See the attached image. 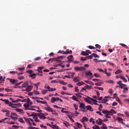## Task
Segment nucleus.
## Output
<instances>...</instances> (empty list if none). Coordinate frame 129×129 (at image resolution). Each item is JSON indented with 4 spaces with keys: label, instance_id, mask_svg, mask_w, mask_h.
<instances>
[{
    "label": "nucleus",
    "instance_id": "f257e3e1",
    "mask_svg": "<svg viewBox=\"0 0 129 129\" xmlns=\"http://www.w3.org/2000/svg\"><path fill=\"white\" fill-rule=\"evenodd\" d=\"M79 107L80 108V110H81V111H82L83 112H86L87 111V110L86 109V106L85 104H84V103H80Z\"/></svg>",
    "mask_w": 129,
    "mask_h": 129
},
{
    "label": "nucleus",
    "instance_id": "f03ea898",
    "mask_svg": "<svg viewBox=\"0 0 129 129\" xmlns=\"http://www.w3.org/2000/svg\"><path fill=\"white\" fill-rule=\"evenodd\" d=\"M102 113L105 115V116L106 118H111V116H110V112L109 111L107 110H102Z\"/></svg>",
    "mask_w": 129,
    "mask_h": 129
},
{
    "label": "nucleus",
    "instance_id": "7ed1b4c3",
    "mask_svg": "<svg viewBox=\"0 0 129 129\" xmlns=\"http://www.w3.org/2000/svg\"><path fill=\"white\" fill-rule=\"evenodd\" d=\"M63 58H65V56H59L57 58H52L51 59V63L53 62V61H56L57 62H58L59 63L62 62V60L59 59H63Z\"/></svg>",
    "mask_w": 129,
    "mask_h": 129
},
{
    "label": "nucleus",
    "instance_id": "20e7f679",
    "mask_svg": "<svg viewBox=\"0 0 129 129\" xmlns=\"http://www.w3.org/2000/svg\"><path fill=\"white\" fill-rule=\"evenodd\" d=\"M9 106L12 107V108H17V106H22V104L19 103L18 104H15L12 102H10Z\"/></svg>",
    "mask_w": 129,
    "mask_h": 129
},
{
    "label": "nucleus",
    "instance_id": "39448f33",
    "mask_svg": "<svg viewBox=\"0 0 129 129\" xmlns=\"http://www.w3.org/2000/svg\"><path fill=\"white\" fill-rule=\"evenodd\" d=\"M74 70L75 71H85L86 70V68L83 67H78L76 66L74 68Z\"/></svg>",
    "mask_w": 129,
    "mask_h": 129
},
{
    "label": "nucleus",
    "instance_id": "423d86ee",
    "mask_svg": "<svg viewBox=\"0 0 129 129\" xmlns=\"http://www.w3.org/2000/svg\"><path fill=\"white\" fill-rule=\"evenodd\" d=\"M46 107H44V109L45 110H47V111H48V112H54V110H53V109L51 108L49 105L47 104V106H45Z\"/></svg>",
    "mask_w": 129,
    "mask_h": 129
},
{
    "label": "nucleus",
    "instance_id": "0eeeda50",
    "mask_svg": "<svg viewBox=\"0 0 129 129\" xmlns=\"http://www.w3.org/2000/svg\"><path fill=\"white\" fill-rule=\"evenodd\" d=\"M37 117H39L40 119H46L47 118L44 116L43 113H37Z\"/></svg>",
    "mask_w": 129,
    "mask_h": 129
},
{
    "label": "nucleus",
    "instance_id": "6e6552de",
    "mask_svg": "<svg viewBox=\"0 0 129 129\" xmlns=\"http://www.w3.org/2000/svg\"><path fill=\"white\" fill-rule=\"evenodd\" d=\"M36 102L41 103V104H45V106H48V103L46 101H40V100L37 99Z\"/></svg>",
    "mask_w": 129,
    "mask_h": 129
},
{
    "label": "nucleus",
    "instance_id": "1a4fd4ad",
    "mask_svg": "<svg viewBox=\"0 0 129 129\" xmlns=\"http://www.w3.org/2000/svg\"><path fill=\"white\" fill-rule=\"evenodd\" d=\"M59 99H60V98L59 97H52L51 99V103H54V102H56V101H59Z\"/></svg>",
    "mask_w": 129,
    "mask_h": 129
},
{
    "label": "nucleus",
    "instance_id": "9d476101",
    "mask_svg": "<svg viewBox=\"0 0 129 129\" xmlns=\"http://www.w3.org/2000/svg\"><path fill=\"white\" fill-rule=\"evenodd\" d=\"M26 121L28 122V124L29 125V126H32V123H31L30 121H34V120L31 118H27L25 119Z\"/></svg>",
    "mask_w": 129,
    "mask_h": 129
},
{
    "label": "nucleus",
    "instance_id": "9b49d317",
    "mask_svg": "<svg viewBox=\"0 0 129 129\" xmlns=\"http://www.w3.org/2000/svg\"><path fill=\"white\" fill-rule=\"evenodd\" d=\"M90 98H91V97L88 96L87 98H85L84 99V100L86 102H87L88 103L91 104V103H92V102H91V101H90Z\"/></svg>",
    "mask_w": 129,
    "mask_h": 129
},
{
    "label": "nucleus",
    "instance_id": "f8f14e48",
    "mask_svg": "<svg viewBox=\"0 0 129 129\" xmlns=\"http://www.w3.org/2000/svg\"><path fill=\"white\" fill-rule=\"evenodd\" d=\"M102 121H103V120L99 118H98V119L96 120V122L97 124H98V125H101V124H103Z\"/></svg>",
    "mask_w": 129,
    "mask_h": 129
},
{
    "label": "nucleus",
    "instance_id": "ddd939ff",
    "mask_svg": "<svg viewBox=\"0 0 129 129\" xmlns=\"http://www.w3.org/2000/svg\"><path fill=\"white\" fill-rule=\"evenodd\" d=\"M117 119L118 122H120V123H122V124L125 125V123H124V122H123V119H122V118H121L119 117H118Z\"/></svg>",
    "mask_w": 129,
    "mask_h": 129
},
{
    "label": "nucleus",
    "instance_id": "4468645a",
    "mask_svg": "<svg viewBox=\"0 0 129 129\" xmlns=\"http://www.w3.org/2000/svg\"><path fill=\"white\" fill-rule=\"evenodd\" d=\"M32 88H33L32 86H29L26 88L25 90H22V91H31V90H32Z\"/></svg>",
    "mask_w": 129,
    "mask_h": 129
},
{
    "label": "nucleus",
    "instance_id": "2eb2a0df",
    "mask_svg": "<svg viewBox=\"0 0 129 129\" xmlns=\"http://www.w3.org/2000/svg\"><path fill=\"white\" fill-rule=\"evenodd\" d=\"M86 109L87 110H89L90 111H93L94 109L92 108V107L90 105H87L86 106Z\"/></svg>",
    "mask_w": 129,
    "mask_h": 129
},
{
    "label": "nucleus",
    "instance_id": "dca6fc26",
    "mask_svg": "<svg viewBox=\"0 0 129 129\" xmlns=\"http://www.w3.org/2000/svg\"><path fill=\"white\" fill-rule=\"evenodd\" d=\"M67 58L69 61H70V62H73V61H74V60L73 59H74V58L73 57V55H72L68 56Z\"/></svg>",
    "mask_w": 129,
    "mask_h": 129
},
{
    "label": "nucleus",
    "instance_id": "f3484780",
    "mask_svg": "<svg viewBox=\"0 0 129 129\" xmlns=\"http://www.w3.org/2000/svg\"><path fill=\"white\" fill-rule=\"evenodd\" d=\"M8 80H9V81H10L11 83H12V84H16V80L15 79H10V78H8L7 79Z\"/></svg>",
    "mask_w": 129,
    "mask_h": 129
},
{
    "label": "nucleus",
    "instance_id": "a211bd4d",
    "mask_svg": "<svg viewBox=\"0 0 129 129\" xmlns=\"http://www.w3.org/2000/svg\"><path fill=\"white\" fill-rule=\"evenodd\" d=\"M81 121L82 122H85V121H88V118L85 116L82 118Z\"/></svg>",
    "mask_w": 129,
    "mask_h": 129
},
{
    "label": "nucleus",
    "instance_id": "6ab92c4d",
    "mask_svg": "<svg viewBox=\"0 0 129 129\" xmlns=\"http://www.w3.org/2000/svg\"><path fill=\"white\" fill-rule=\"evenodd\" d=\"M23 106L26 110H28L30 107V104H24L23 105Z\"/></svg>",
    "mask_w": 129,
    "mask_h": 129
},
{
    "label": "nucleus",
    "instance_id": "aec40b11",
    "mask_svg": "<svg viewBox=\"0 0 129 129\" xmlns=\"http://www.w3.org/2000/svg\"><path fill=\"white\" fill-rule=\"evenodd\" d=\"M63 54H72V50L67 49L66 51L63 52Z\"/></svg>",
    "mask_w": 129,
    "mask_h": 129
},
{
    "label": "nucleus",
    "instance_id": "412c9836",
    "mask_svg": "<svg viewBox=\"0 0 129 129\" xmlns=\"http://www.w3.org/2000/svg\"><path fill=\"white\" fill-rule=\"evenodd\" d=\"M29 116H33L35 118L37 117H38V113H32L31 114L29 115Z\"/></svg>",
    "mask_w": 129,
    "mask_h": 129
},
{
    "label": "nucleus",
    "instance_id": "4be33fe9",
    "mask_svg": "<svg viewBox=\"0 0 129 129\" xmlns=\"http://www.w3.org/2000/svg\"><path fill=\"white\" fill-rule=\"evenodd\" d=\"M49 92H53V91H56L57 89L56 88H51L49 87V89L47 90Z\"/></svg>",
    "mask_w": 129,
    "mask_h": 129
},
{
    "label": "nucleus",
    "instance_id": "5701e85b",
    "mask_svg": "<svg viewBox=\"0 0 129 129\" xmlns=\"http://www.w3.org/2000/svg\"><path fill=\"white\" fill-rule=\"evenodd\" d=\"M120 79L123 80V82H127V80L125 79V77H123V76H120Z\"/></svg>",
    "mask_w": 129,
    "mask_h": 129
},
{
    "label": "nucleus",
    "instance_id": "b1692460",
    "mask_svg": "<svg viewBox=\"0 0 129 129\" xmlns=\"http://www.w3.org/2000/svg\"><path fill=\"white\" fill-rule=\"evenodd\" d=\"M26 101L27 102V103L29 104V105H32V104H33V102L31 101V100L29 98L26 99Z\"/></svg>",
    "mask_w": 129,
    "mask_h": 129
},
{
    "label": "nucleus",
    "instance_id": "393cba45",
    "mask_svg": "<svg viewBox=\"0 0 129 129\" xmlns=\"http://www.w3.org/2000/svg\"><path fill=\"white\" fill-rule=\"evenodd\" d=\"M110 114L111 115H113V114H115L116 113V112H115V111L113 109H111L110 111Z\"/></svg>",
    "mask_w": 129,
    "mask_h": 129
},
{
    "label": "nucleus",
    "instance_id": "a878e982",
    "mask_svg": "<svg viewBox=\"0 0 129 129\" xmlns=\"http://www.w3.org/2000/svg\"><path fill=\"white\" fill-rule=\"evenodd\" d=\"M71 98L75 101H77L78 102L79 101V100H78L77 97H76L75 96H73L72 97H71Z\"/></svg>",
    "mask_w": 129,
    "mask_h": 129
},
{
    "label": "nucleus",
    "instance_id": "bb28decb",
    "mask_svg": "<svg viewBox=\"0 0 129 129\" xmlns=\"http://www.w3.org/2000/svg\"><path fill=\"white\" fill-rule=\"evenodd\" d=\"M76 124L78 127H79V128H81L82 127V125L79 122L75 123V125H76Z\"/></svg>",
    "mask_w": 129,
    "mask_h": 129
},
{
    "label": "nucleus",
    "instance_id": "cd10ccee",
    "mask_svg": "<svg viewBox=\"0 0 129 129\" xmlns=\"http://www.w3.org/2000/svg\"><path fill=\"white\" fill-rule=\"evenodd\" d=\"M122 84H121L119 85L120 88H121V89H122V88H123V89L126 90V91H128V89L127 87H125V88L123 87V86Z\"/></svg>",
    "mask_w": 129,
    "mask_h": 129
},
{
    "label": "nucleus",
    "instance_id": "c85d7f7f",
    "mask_svg": "<svg viewBox=\"0 0 129 129\" xmlns=\"http://www.w3.org/2000/svg\"><path fill=\"white\" fill-rule=\"evenodd\" d=\"M85 75L88 76H90L92 75V73H91V72H90L89 71H87L86 72Z\"/></svg>",
    "mask_w": 129,
    "mask_h": 129
},
{
    "label": "nucleus",
    "instance_id": "c756f323",
    "mask_svg": "<svg viewBox=\"0 0 129 129\" xmlns=\"http://www.w3.org/2000/svg\"><path fill=\"white\" fill-rule=\"evenodd\" d=\"M16 111H17V112H20V113H23V111L24 110L22 109H20V108H17L16 109Z\"/></svg>",
    "mask_w": 129,
    "mask_h": 129
},
{
    "label": "nucleus",
    "instance_id": "7c9ffc66",
    "mask_svg": "<svg viewBox=\"0 0 129 129\" xmlns=\"http://www.w3.org/2000/svg\"><path fill=\"white\" fill-rule=\"evenodd\" d=\"M30 77H31L32 78H36V76H37V74L33 73L30 75Z\"/></svg>",
    "mask_w": 129,
    "mask_h": 129
},
{
    "label": "nucleus",
    "instance_id": "2f4dec72",
    "mask_svg": "<svg viewBox=\"0 0 129 129\" xmlns=\"http://www.w3.org/2000/svg\"><path fill=\"white\" fill-rule=\"evenodd\" d=\"M40 84H41L40 82H37L36 84H33V85H34V86H35L37 89H38V87H39V85H40Z\"/></svg>",
    "mask_w": 129,
    "mask_h": 129
},
{
    "label": "nucleus",
    "instance_id": "473e14b6",
    "mask_svg": "<svg viewBox=\"0 0 129 129\" xmlns=\"http://www.w3.org/2000/svg\"><path fill=\"white\" fill-rule=\"evenodd\" d=\"M105 74H106L107 76H111V73H107V70H106V69H105Z\"/></svg>",
    "mask_w": 129,
    "mask_h": 129
},
{
    "label": "nucleus",
    "instance_id": "72a5a7b5",
    "mask_svg": "<svg viewBox=\"0 0 129 129\" xmlns=\"http://www.w3.org/2000/svg\"><path fill=\"white\" fill-rule=\"evenodd\" d=\"M28 84H29V82H25L23 84H22V86H23V87H27V86H28Z\"/></svg>",
    "mask_w": 129,
    "mask_h": 129
},
{
    "label": "nucleus",
    "instance_id": "f704fd0d",
    "mask_svg": "<svg viewBox=\"0 0 129 129\" xmlns=\"http://www.w3.org/2000/svg\"><path fill=\"white\" fill-rule=\"evenodd\" d=\"M101 128L103 129H107V126H106V125L104 123H102V126H101Z\"/></svg>",
    "mask_w": 129,
    "mask_h": 129
},
{
    "label": "nucleus",
    "instance_id": "c9c22d12",
    "mask_svg": "<svg viewBox=\"0 0 129 129\" xmlns=\"http://www.w3.org/2000/svg\"><path fill=\"white\" fill-rule=\"evenodd\" d=\"M81 54L83 56H88V54L87 53L86 50L85 51H82Z\"/></svg>",
    "mask_w": 129,
    "mask_h": 129
},
{
    "label": "nucleus",
    "instance_id": "e433bc0d",
    "mask_svg": "<svg viewBox=\"0 0 129 129\" xmlns=\"http://www.w3.org/2000/svg\"><path fill=\"white\" fill-rule=\"evenodd\" d=\"M102 83H103L102 82H99L95 83V85H96V86H101V85H102Z\"/></svg>",
    "mask_w": 129,
    "mask_h": 129
},
{
    "label": "nucleus",
    "instance_id": "4c0bfd02",
    "mask_svg": "<svg viewBox=\"0 0 129 129\" xmlns=\"http://www.w3.org/2000/svg\"><path fill=\"white\" fill-rule=\"evenodd\" d=\"M92 58H93V57H95V58H99V56H98L96 53H92Z\"/></svg>",
    "mask_w": 129,
    "mask_h": 129
},
{
    "label": "nucleus",
    "instance_id": "58836bf2",
    "mask_svg": "<svg viewBox=\"0 0 129 129\" xmlns=\"http://www.w3.org/2000/svg\"><path fill=\"white\" fill-rule=\"evenodd\" d=\"M66 109H65V108H62L61 110V112H62V113H68V111H64Z\"/></svg>",
    "mask_w": 129,
    "mask_h": 129
},
{
    "label": "nucleus",
    "instance_id": "ea45409f",
    "mask_svg": "<svg viewBox=\"0 0 129 129\" xmlns=\"http://www.w3.org/2000/svg\"><path fill=\"white\" fill-rule=\"evenodd\" d=\"M3 101L5 102L6 104H8V105L9 106L10 101H9V100L4 99Z\"/></svg>",
    "mask_w": 129,
    "mask_h": 129
},
{
    "label": "nucleus",
    "instance_id": "a19ab883",
    "mask_svg": "<svg viewBox=\"0 0 129 129\" xmlns=\"http://www.w3.org/2000/svg\"><path fill=\"white\" fill-rule=\"evenodd\" d=\"M92 128L93 129H100V127L97 125H95V126H93L92 127Z\"/></svg>",
    "mask_w": 129,
    "mask_h": 129
},
{
    "label": "nucleus",
    "instance_id": "79ce46f5",
    "mask_svg": "<svg viewBox=\"0 0 129 129\" xmlns=\"http://www.w3.org/2000/svg\"><path fill=\"white\" fill-rule=\"evenodd\" d=\"M76 95L80 98L82 97V93H77V94H76Z\"/></svg>",
    "mask_w": 129,
    "mask_h": 129
},
{
    "label": "nucleus",
    "instance_id": "37998d69",
    "mask_svg": "<svg viewBox=\"0 0 129 129\" xmlns=\"http://www.w3.org/2000/svg\"><path fill=\"white\" fill-rule=\"evenodd\" d=\"M107 98H111V97L109 96H105L104 98V100L106 102H107V101H108V99H107Z\"/></svg>",
    "mask_w": 129,
    "mask_h": 129
},
{
    "label": "nucleus",
    "instance_id": "c03bdc74",
    "mask_svg": "<svg viewBox=\"0 0 129 129\" xmlns=\"http://www.w3.org/2000/svg\"><path fill=\"white\" fill-rule=\"evenodd\" d=\"M18 79H19V80H23L24 79H25V77L24 76H18Z\"/></svg>",
    "mask_w": 129,
    "mask_h": 129
},
{
    "label": "nucleus",
    "instance_id": "a18cd8bd",
    "mask_svg": "<svg viewBox=\"0 0 129 129\" xmlns=\"http://www.w3.org/2000/svg\"><path fill=\"white\" fill-rule=\"evenodd\" d=\"M95 89H99V90H101L102 91H103V88L102 87H94Z\"/></svg>",
    "mask_w": 129,
    "mask_h": 129
},
{
    "label": "nucleus",
    "instance_id": "49530a36",
    "mask_svg": "<svg viewBox=\"0 0 129 129\" xmlns=\"http://www.w3.org/2000/svg\"><path fill=\"white\" fill-rule=\"evenodd\" d=\"M122 72L120 70H117L115 72V74H119V73H121Z\"/></svg>",
    "mask_w": 129,
    "mask_h": 129
},
{
    "label": "nucleus",
    "instance_id": "de8ad7c7",
    "mask_svg": "<svg viewBox=\"0 0 129 129\" xmlns=\"http://www.w3.org/2000/svg\"><path fill=\"white\" fill-rule=\"evenodd\" d=\"M48 91V90H42L41 92L43 94H46V93H47Z\"/></svg>",
    "mask_w": 129,
    "mask_h": 129
},
{
    "label": "nucleus",
    "instance_id": "09e8293b",
    "mask_svg": "<svg viewBox=\"0 0 129 129\" xmlns=\"http://www.w3.org/2000/svg\"><path fill=\"white\" fill-rule=\"evenodd\" d=\"M108 93H109L110 94L112 95L113 94V90H112V89H110L108 90Z\"/></svg>",
    "mask_w": 129,
    "mask_h": 129
},
{
    "label": "nucleus",
    "instance_id": "8fccbe9b",
    "mask_svg": "<svg viewBox=\"0 0 129 129\" xmlns=\"http://www.w3.org/2000/svg\"><path fill=\"white\" fill-rule=\"evenodd\" d=\"M119 45H120V46H122V47H124V48H126L127 49H128V47L126 46V45H125L123 43H120Z\"/></svg>",
    "mask_w": 129,
    "mask_h": 129
},
{
    "label": "nucleus",
    "instance_id": "3c124183",
    "mask_svg": "<svg viewBox=\"0 0 129 129\" xmlns=\"http://www.w3.org/2000/svg\"><path fill=\"white\" fill-rule=\"evenodd\" d=\"M76 110H78V105L76 104H73Z\"/></svg>",
    "mask_w": 129,
    "mask_h": 129
},
{
    "label": "nucleus",
    "instance_id": "603ef678",
    "mask_svg": "<svg viewBox=\"0 0 129 129\" xmlns=\"http://www.w3.org/2000/svg\"><path fill=\"white\" fill-rule=\"evenodd\" d=\"M19 121L21 122V123H24L25 122V121H24V119H23L22 118H20L19 119Z\"/></svg>",
    "mask_w": 129,
    "mask_h": 129
},
{
    "label": "nucleus",
    "instance_id": "864d4df0",
    "mask_svg": "<svg viewBox=\"0 0 129 129\" xmlns=\"http://www.w3.org/2000/svg\"><path fill=\"white\" fill-rule=\"evenodd\" d=\"M69 118H70L71 121H72L73 122H74V119H73V118H72V116H71V115H69L68 116Z\"/></svg>",
    "mask_w": 129,
    "mask_h": 129
},
{
    "label": "nucleus",
    "instance_id": "5fc2aeb1",
    "mask_svg": "<svg viewBox=\"0 0 129 129\" xmlns=\"http://www.w3.org/2000/svg\"><path fill=\"white\" fill-rule=\"evenodd\" d=\"M28 129H39V128L33 127V126H29Z\"/></svg>",
    "mask_w": 129,
    "mask_h": 129
},
{
    "label": "nucleus",
    "instance_id": "6e6d98bb",
    "mask_svg": "<svg viewBox=\"0 0 129 129\" xmlns=\"http://www.w3.org/2000/svg\"><path fill=\"white\" fill-rule=\"evenodd\" d=\"M73 80H74V82H78V81H79V80L78 79V78H77V77L74 78Z\"/></svg>",
    "mask_w": 129,
    "mask_h": 129
},
{
    "label": "nucleus",
    "instance_id": "4d7b16f0",
    "mask_svg": "<svg viewBox=\"0 0 129 129\" xmlns=\"http://www.w3.org/2000/svg\"><path fill=\"white\" fill-rule=\"evenodd\" d=\"M37 71L39 72V73H43V71H42L41 69H40L39 67H38Z\"/></svg>",
    "mask_w": 129,
    "mask_h": 129
},
{
    "label": "nucleus",
    "instance_id": "13d9d810",
    "mask_svg": "<svg viewBox=\"0 0 129 129\" xmlns=\"http://www.w3.org/2000/svg\"><path fill=\"white\" fill-rule=\"evenodd\" d=\"M97 70L99 71L100 72H102L103 73H105V70L103 71L102 69H97Z\"/></svg>",
    "mask_w": 129,
    "mask_h": 129
},
{
    "label": "nucleus",
    "instance_id": "bf43d9fd",
    "mask_svg": "<svg viewBox=\"0 0 129 129\" xmlns=\"http://www.w3.org/2000/svg\"><path fill=\"white\" fill-rule=\"evenodd\" d=\"M33 93H34V94H35L36 95H39V94H40V92L37 91H34Z\"/></svg>",
    "mask_w": 129,
    "mask_h": 129
},
{
    "label": "nucleus",
    "instance_id": "052dcab7",
    "mask_svg": "<svg viewBox=\"0 0 129 129\" xmlns=\"http://www.w3.org/2000/svg\"><path fill=\"white\" fill-rule=\"evenodd\" d=\"M94 76L95 77H96L97 78H99V77H100V75L97 73H95L94 74Z\"/></svg>",
    "mask_w": 129,
    "mask_h": 129
},
{
    "label": "nucleus",
    "instance_id": "680f3d73",
    "mask_svg": "<svg viewBox=\"0 0 129 129\" xmlns=\"http://www.w3.org/2000/svg\"><path fill=\"white\" fill-rule=\"evenodd\" d=\"M86 58H87V60H89V59H92V54L88 56H86Z\"/></svg>",
    "mask_w": 129,
    "mask_h": 129
},
{
    "label": "nucleus",
    "instance_id": "e2e57ef3",
    "mask_svg": "<svg viewBox=\"0 0 129 129\" xmlns=\"http://www.w3.org/2000/svg\"><path fill=\"white\" fill-rule=\"evenodd\" d=\"M107 63L109 64V65H110L111 66H114V63H113L110 61H107Z\"/></svg>",
    "mask_w": 129,
    "mask_h": 129
},
{
    "label": "nucleus",
    "instance_id": "0e129e2a",
    "mask_svg": "<svg viewBox=\"0 0 129 129\" xmlns=\"http://www.w3.org/2000/svg\"><path fill=\"white\" fill-rule=\"evenodd\" d=\"M63 124L66 125V126H69V123H68V122L67 121H64L63 122Z\"/></svg>",
    "mask_w": 129,
    "mask_h": 129
},
{
    "label": "nucleus",
    "instance_id": "69168bd1",
    "mask_svg": "<svg viewBox=\"0 0 129 129\" xmlns=\"http://www.w3.org/2000/svg\"><path fill=\"white\" fill-rule=\"evenodd\" d=\"M85 82H86V83L87 84H92V82L90 81H85Z\"/></svg>",
    "mask_w": 129,
    "mask_h": 129
},
{
    "label": "nucleus",
    "instance_id": "338daca9",
    "mask_svg": "<svg viewBox=\"0 0 129 129\" xmlns=\"http://www.w3.org/2000/svg\"><path fill=\"white\" fill-rule=\"evenodd\" d=\"M40 127H43V128L47 129V126L44 125L43 124L40 125Z\"/></svg>",
    "mask_w": 129,
    "mask_h": 129
},
{
    "label": "nucleus",
    "instance_id": "774afa93",
    "mask_svg": "<svg viewBox=\"0 0 129 129\" xmlns=\"http://www.w3.org/2000/svg\"><path fill=\"white\" fill-rule=\"evenodd\" d=\"M102 108V104H100L99 105V107L98 108L99 110H100V111H101V110H102L101 109Z\"/></svg>",
    "mask_w": 129,
    "mask_h": 129
}]
</instances>
